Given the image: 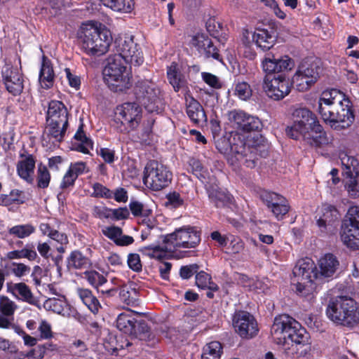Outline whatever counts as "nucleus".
Listing matches in <instances>:
<instances>
[{"instance_id":"63","label":"nucleus","mask_w":359,"mask_h":359,"mask_svg":"<svg viewBox=\"0 0 359 359\" xmlns=\"http://www.w3.org/2000/svg\"><path fill=\"white\" fill-rule=\"evenodd\" d=\"M301 128H299L294 122L292 126L287 127L285 129L286 135L294 140H298L300 137L304 139V133Z\"/></svg>"},{"instance_id":"37","label":"nucleus","mask_w":359,"mask_h":359,"mask_svg":"<svg viewBox=\"0 0 359 359\" xmlns=\"http://www.w3.org/2000/svg\"><path fill=\"white\" fill-rule=\"evenodd\" d=\"M91 266L88 258L83 256L79 251H74L67 259V268L71 269H88Z\"/></svg>"},{"instance_id":"35","label":"nucleus","mask_w":359,"mask_h":359,"mask_svg":"<svg viewBox=\"0 0 359 359\" xmlns=\"http://www.w3.org/2000/svg\"><path fill=\"white\" fill-rule=\"evenodd\" d=\"M69 125L65 126L59 122H46V130L47 135L53 139V142H61L65 135Z\"/></svg>"},{"instance_id":"43","label":"nucleus","mask_w":359,"mask_h":359,"mask_svg":"<svg viewBox=\"0 0 359 359\" xmlns=\"http://www.w3.org/2000/svg\"><path fill=\"white\" fill-rule=\"evenodd\" d=\"M22 194V191L18 189H13L8 194H1L0 205L8 206L12 204H22L24 203L21 197Z\"/></svg>"},{"instance_id":"48","label":"nucleus","mask_w":359,"mask_h":359,"mask_svg":"<svg viewBox=\"0 0 359 359\" xmlns=\"http://www.w3.org/2000/svg\"><path fill=\"white\" fill-rule=\"evenodd\" d=\"M318 265L320 269H337L339 266V262L335 255L327 253L318 260Z\"/></svg>"},{"instance_id":"26","label":"nucleus","mask_w":359,"mask_h":359,"mask_svg":"<svg viewBox=\"0 0 359 359\" xmlns=\"http://www.w3.org/2000/svg\"><path fill=\"white\" fill-rule=\"evenodd\" d=\"M8 291L11 292L17 299L28 304L39 306V300L35 297L29 287L24 283H7Z\"/></svg>"},{"instance_id":"42","label":"nucleus","mask_w":359,"mask_h":359,"mask_svg":"<svg viewBox=\"0 0 359 359\" xmlns=\"http://www.w3.org/2000/svg\"><path fill=\"white\" fill-rule=\"evenodd\" d=\"M196 285L200 288L210 290H217L219 289L217 285L212 281L211 276L205 271H200L196 275Z\"/></svg>"},{"instance_id":"4","label":"nucleus","mask_w":359,"mask_h":359,"mask_svg":"<svg viewBox=\"0 0 359 359\" xmlns=\"http://www.w3.org/2000/svg\"><path fill=\"white\" fill-rule=\"evenodd\" d=\"M114 55H109L104 68L105 72H112L116 69L126 70L127 63L139 66L144 62L142 52L139 45L134 41V37L124 36L116 38L114 43Z\"/></svg>"},{"instance_id":"59","label":"nucleus","mask_w":359,"mask_h":359,"mask_svg":"<svg viewBox=\"0 0 359 359\" xmlns=\"http://www.w3.org/2000/svg\"><path fill=\"white\" fill-rule=\"evenodd\" d=\"M222 25L219 22H217L215 19H209L206 22V29L209 34L217 37L219 31L222 30Z\"/></svg>"},{"instance_id":"36","label":"nucleus","mask_w":359,"mask_h":359,"mask_svg":"<svg viewBox=\"0 0 359 359\" xmlns=\"http://www.w3.org/2000/svg\"><path fill=\"white\" fill-rule=\"evenodd\" d=\"M167 76L175 91L178 92L180 89L185 87L187 81L183 75L177 71V65L175 63H172L168 68Z\"/></svg>"},{"instance_id":"58","label":"nucleus","mask_w":359,"mask_h":359,"mask_svg":"<svg viewBox=\"0 0 359 359\" xmlns=\"http://www.w3.org/2000/svg\"><path fill=\"white\" fill-rule=\"evenodd\" d=\"M102 233L105 236L114 241L116 243V241H117L122 234V229L118 226H112L102 230Z\"/></svg>"},{"instance_id":"22","label":"nucleus","mask_w":359,"mask_h":359,"mask_svg":"<svg viewBox=\"0 0 359 359\" xmlns=\"http://www.w3.org/2000/svg\"><path fill=\"white\" fill-rule=\"evenodd\" d=\"M255 144H252L250 147L248 154L245 156L238 157V160L241 161L245 166L252 168H255L257 163V156H264L267 154V151L264 149L266 145L264 144V139L262 135H256Z\"/></svg>"},{"instance_id":"2","label":"nucleus","mask_w":359,"mask_h":359,"mask_svg":"<svg viewBox=\"0 0 359 359\" xmlns=\"http://www.w3.org/2000/svg\"><path fill=\"white\" fill-rule=\"evenodd\" d=\"M262 65L266 73L263 83L266 95L274 100L283 99L291 90V81L285 72L294 66L293 60L287 55L277 56L270 52L265 55Z\"/></svg>"},{"instance_id":"30","label":"nucleus","mask_w":359,"mask_h":359,"mask_svg":"<svg viewBox=\"0 0 359 359\" xmlns=\"http://www.w3.org/2000/svg\"><path fill=\"white\" fill-rule=\"evenodd\" d=\"M35 158L32 155L29 154L17 164V171L19 176L30 184H32L34 182L32 175L35 168Z\"/></svg>"},{"instance_id":"9","label":"nucleus","mask_w":359,"mask_h":359,"mask_svg":"<svg viewBox=\"0 0 359 359\" xmlns=\"http://www.w3.org/2000/svg\"><path fill=\"white\" fill-rule=\"evenodd\" d=\"M142 119V108L135 102H126L116 107L114 122L118 130L122 133H129L139 126Z\"/></svg>"},{"instance_id":"33","label":"nucleus","mask_w":359,"mask_h":359,"mask_svg":"<svg viewBox=\"0 0 359 359\" xmlns=\"http://www.w3.org/2000/svg\"><path fill=\"white\" fill-rule=\"evenodd\" d=\"M76 291L79 298L88 309L94 314L97 313L101 305L92 292L88 289L81 287L78 288Z\"/></svg>"},{"instance_id":"25","label":"nucleus","mask_w":359,"mask_h":359,"mask_svg":"<svg viewBox=\"0 0 359 359\" xmlns=\"http://www.w3.org/2000/svg\"><path fill=\"white\" fill-rule=\"evenodd\" d=\"M209 199L217 208H230L233 204V197L217 185L207 187Z\"/></svg>"},{"instance_id":"15","label":"nucleus","mask_w":359,"mask_h":359,"mask_svg":"<svg viewBox=\"0 0 359 359\" xmlns=\"http://www.w3.org/2000/svg\"><path fill=\"white\" fill-rule=\"evenodd\" d=\"M344 93L336 89L324 91L318 101L317 111L323 121L329 124L335 107L341 102Z\"/></svg>"},{"instance_id":"21","label":"nucleus","mask_w":359,"mask_h":359,"mask_svg":"<svg viewBox=\"0 0 359 359\" xmlns=\"http://www.w3.org/2000/svg\"><path fill=\"white\" fill-rule=\"evenodd\" d=\"M317 225L322 232L327 231L328 226H332L335 222H338L340 214L335 206L330 204L322 205L320 212L316 216Z\"/></svg>"},{"instance_id":"31","label":"nucleus","mask_w":359,"mask_h":359,"mask_svg":"<svg viewBox=\"0 0 359 359\" xmlns=\"http://www.w3.org/2000/svg\"><path fill=\"white\" fill-rule=\"evenodd\" d=\"M55 78L51 62L45 55L42 57V65L39 73V81L44 88H50L53 85Z\"/></svg>"},{"instance_id":"41","label":"nucleus","mask_w":359,"mask_h":359,"mask_svg":"<svg viewBox=\"0 0 359 359\" xmlns=\"http://www.w3.org/2000/svg\"><path fill=\"white\" fill-rule=\"evenodd\" d=\"M104 6L115 11L129 13L132 10V0H100Z\"/></svg>"},{"instance_id":"34","label":"nucleus","mask_w":359,"mask_h":359,"mask_svg":"<svg viewBox=\"0 0 359 359\" xmlns=\"http://www.w3.org/2000/svg\"><path fill=\"white\" fill-rule=\"evenodd\" d=\"M137 320L134 318L133 313L130 312L122 313L119 314L116 319L117 328L130 336L134 330V327Z\"/></svg>"},{"instance_id":"49","label":"nucleus","mask_w":359,"mask_h":359,"mask_svg":"<svg viewBox=\"0 0 359 359\" xmlns=\"http://www.w3.org/2000/svg\"><path fill=\"white\" fill-rule=\"evenodd\" d=\"M129 208L135 217H148L152 213L151 209L145 207L142 203L138 201H131L129 204Z\"/></svg>"},{"instance_id":"20","label":"nucleus","mask_w":359,"mask_h":359,"mask_svg":"<svg viewBox=\"0 0 359 359\" xmlns=\"http://www.w3.org/2000/svg\"><path fill=\"white\" fill-rule=\"evenodd\" d=\"M193 44L196 47L200 55L205 59H214L222 61V57L217 47L211 39L204 34H197L193 38Z\"/></svg>"},{"instance_id":"52","label":"nucleus","mask_w":359,"mask_h":359,"mask_svg":"<svg viewBox=\"0 0 359 359\" xmlns=\"http://www.w3.org/2000/svg\"><path fill=\"white\" fill-rule=\"evenodd\" d=\"M234 93L241 100H247L252 96V90L247 82L243 81L236 84Z\"/></svg>"},{"instance_id":"61","label":"nucleus","mask_w":359,"mask_h":359,"mask_svg":"<svg viewBox=\"0 0 359 359\" xmlns=\"http://www.w3.org/2000/svg\"><path fill=\"white\" fill-rule=\"evenodd\" d=\"M295 269H317L314 262L309 257H306L299 259L295 265Z\"/></svg>"},{"instance_id":"45","label":"nucleus","mask_w":359,"mask_h":359,"mask_svg":"<svg viewBox=\"0 0 359 359\" xmlns=\"http://www.w3.org/2000/svg\"><path fill=\"white\" fill-rule=\"evenodd\" d=\"M36 257V252L34 249L29 248L27 245L21 250H13L8 252L6 255L8 259H20L21 258H27L29 261L34 260Z\"/></svg>"},{"instance_id":"32","label":"nucleus","mask_w":359,"mask_h":359,"mask_svg":"<svg viewBox=\"0 0 359 359\" xmlns=\"http://www.w3.org/2000/svg\"><path fill=\"white\" fill-rule=\"evenodd\" d=\"M320 67L316 62L304 60L300 63L296 72L305 76L306 79L316 82L320 77Z\"/></svg>"},{"instance_id":"50","label":"nucleus","mask_w":359,"mask_h":359,"mask_svg":"<svg viewBox=\"0 0 359 359\" xmlns=\"http://www.w3.org/2000/svg\"><path fill=\"white\" fill-rule=\"evenodd\" d=\"M34 231V226L30 224H27L15 226L10 229L9 232L18 238H23L33 233Z\"/></svg>"},{"instance_id":"3","label":"nucleus","mask_w":359,"mask_h":359,"mask_svg":"<svg viewBox=\"0 0 359 359\" xmlns=\"http://www.w3.org/2000/svg\"><path fill=\"white\" fill-rule=\"evenodd\" d=\"M163 241L165 244V248L155 246L146 247L145 249L152 250V252L149 255L162 262L165 266L164 269H170L172 266V263L168 261L163 262V260L184 257L186 252L178 251L177 248H195L201 241V235L194 227L183 226L166 235Z\"/></svg>"},{"instance_id":"12","label":"nucleus","mask_w":359,"mask_h":359,"mask_svg":"<svg viewBox=\"0 0 359 359\" xmlns=\"http://www.w3.org/2000/svg\"><path fill=\"white\" fill-rule=\"evenodd\" d=\"M137 99L149 113H159L162 110L161 90L155 83L148 81H139L135 88Z\"/></svg>"},{"instance_id":"57","label":"nucleus","mask_w":359,"mask_h":359,"mask_svg":"<svg viewBox=\"0 0 359 359\" xmlns=\"http://www.w3.org/2000/svg\"><path fill=\"white\" fill-rule=\"evenodd\" d=\"M201 76L203 80L210 86L216 89L222 88V83L217 76L208 72H203Z\"/></svg>"},{"instance_id":"6","label":"nucleus","mask_w":359,"mask_h":359,"mask_svg":"<svg viewBox=\"0 0 359 359\" xmlns=\"http://www.w3.org/2000/svg\"><path fill=\"white\" fill-rule=\"evenodd\" d=\"M294 122L304 133V140L312 147H318L326 142V135L323 126L316 115L306 108L294 111Z\"/></svg>"},{"instance_id":"60","label":"nucleus","mask_w":359,"mask_h":359,"mask_svg":"<svg viewBox=\"0 0 359 359\" xmlns=\"http://www.w3.org/2000/svg\"><path fill=\"white\" fill-rule=\"evenodd\" d=\"M69 170L72 171V173L76 177H78L79 175H82L85 172H88L86 163L83 161L71 163L69 168Z\"/></svg>"},{"instance_id":"53","label":"nucleus","mask_w":359,"mask_h":359,"mask_svg":"<svg viewBox=\"0 0 359 359\" xmlns=\"http://www.w3.org/2000/svg\"><path fill=\"white\" fill-rule=\"evenodd\" d=\"M16 308V304L7 297L0 296V311L3 315L12 316Z\"/></svg>"},{"instance_id":"13","label":"nucleus","mask_w":359,"mask_h":359,"mask_svg":"<svg viewBox=\"0 0 359 359\" xmlns=\"http://www.w3.org/2000/svg\"><path fill=\"white\" fill-rule=\"evenodd\" d=\"M341 101L335 107L334 112H333L329 123L330 127L336 130L348 128L355 119L351 102L348 98L345 97L344 94Z\"/></svg>"},{"instance_id":"64","label":"nucleus","mask_w":359,"mask_h":359,"mask_svg":"<svg viewBox=\"0 0 359 359\" xmlns=\"http://www.w3.org/2000/svg\"><path fill=\"white\" fill-rule=\"evenodd\" d=\"M93 214L95 217L100 219L111 217V209L104 206H95L93 209Z\"/></svg>"},{"instance_id":"5","label":"nucleus","mask_w":359,"mask_h":359,"mask_svg":"<svg viewBox=\"0 0 359 359\" xmlns=\"http://www.w3.org/2000/svg\"><path fill=\"white\" fill-rule=\"evenodd\" d=\"M326 315L337 325L353 328L359 324V305L350 297L337 296L330 300Z\"/></svg>"},{"instance_id":"51","label":"nucleus","mask_w":359,"mask_h":359,"mask_svg":"<svg viewBox=\"0 0 359 359\" xmlns=\"http://www.w3.org/2000/svg\"><path fill=\"white\" fill-rule=\"evenodd\" d=\"M83 278L87 279L88 283L95 287L102 285L107 281L106 278L97 271H86Z\"/></svg>"},{"instance_id":"1","label":"nucleus","mask_w":359,"mask_h":359,"mask_svg":"<svg viewBox=\"0 0 359 359\" xmlns=\"http://www.w3.org/2000/svg\"><path fill=\"white\" fill-rule=\"evenodd\" d=\"M271 334L274 342L283 346L288 354L301 357L311 351L309 333L288 315L275 318Z\"/></svg>"},{"instance_id":"10","label":"nucleus","mask_w":359,"mask_h":359,"mask_svg":"<svg viewBox=\"0 0 359 359\" xmlns=\"http://www.w3.org/2000/svg\"><path fill=\"white\" fill-rule=\"evenodd\" d=\"M172 177V172L166 166L151 161L144 168L143 182L150 189L160 191L169 185Z\"/></svg>"},{"instance_id":"28","label":"nucleus","mask_w":359,"mask_h":359,"mask_svg":"<svg viewBox=\"0 0 359 359\" xmlns=\"http://www.w3.org/2000/svg\"><path fill=\"white\" fill-rule=\"evenodd\" d=\"M187 102V114L191 121L197 125L205 123L207 116L200 102L193 97H190Z\"/></svg>"},{"instance_id":"11","label":"nucleus","mask_w":359,"mask_h":359,"mask_svg":"<svg viewBox=\"0 0 359 359\" xmlns=\"http://www.w3.org/2000/svg\"><path fill=\"white\" fill-rule=\"evenodd\" d=\"M343 243L352 250L359 249V207H351L342 221L340 231Z\"/></svg>"},{"instance_id":"17","label":"nucleus","mask_w":359,"mask_h":359,"mask_svg":"<svg viewBox=\"0 0 359 359\" xmlns=\"http://www.w3.org/2000/svg\"><path fill=\"white\" fill-rule=\"evenodd\" d=\"M1 74L7 90L13 95H20L24 88L22 74L17 67L6 63L2 67Z\"/></svg>"},{"instance_id":"54","label":"nucleus","mask_w":359,"mask_h":359,"mask_svg":"<svg viewBox=\"0 0 359 359\" xmlns=\"http://www.w3.org/2000/svg\"><path fill=\"white\" fill-rule=\"evenodd\" d=\"M43 307L48 311H52L56 313H61L63 309V302L56 298H49L43 303Z\"/></svg>"},{"instance_id":"29","label":"nucleus","mask_w":359,"mask_h":359,"mask_svg":"<svg viewBox=\"0 0 359 359\" xmlns=\"http://www.w3.org/2000/svg\"><path fill=\"white\" fill-rule=\"evenodd\" d=\"M346 158H341L342 164L346 167L345 173L349 177V180L346 182V187H347L349 194L356 198L359 194V182L355 177H352V167H355L356 160L353 157H347L346 163H345Z\"/></svg>"},{"instance_id":"39","label":"nucleus","mask_w":359,"mask_h":359,"mask_svg":"<svg viewBox=\"0 0 359 359\" xmlns=\"http://www.w3.org/2000/svg\"><path fill=\"white\" fill-rule=\"evenodd\" d=\"M119 298L127 305H135L138 299V292L135 288L124 285L119 289Z\"/></svg>"},{"instance_id":"24","label":"nucleus","mask_w":359,"mask_h":359,"mask_svg":"<svg viewBox=\"0 0 359 359\" xmlns=\"http://www.w3.org/2000/svg\"><path fill=\"white\" fill-rule=\"evenodd\" d=\"M68 114L67 109L62 102L51 100L48 103L46 122H59L65 126L69 125Z\"/></svg>"},{"instance_id":"62","label":"nucleus","mask_w":359,"mask_h":359,"mask_svg":"<svg viewBox=\"0 0 359 359\" xmlns=\"http://www.w3.org/2000/svg\"><path fill=\"white\" fill-rule=\"evenodd\" d=\"M189 165L191 166L193 173L195 175H196L198 178H205L204 174L205 172V170H204V168L202 163L200 162V161L195 158H191L189 161Z\"/></svg>"},{"instance_id":"38","label":"nucleus","mask_w":359,"mask_h":359,"mask_svg":"<svg viewBox=\"0 0 359 359\" xmlns=\"http://www.w3.org/2000/svg\"><path fill=\"white\" fill-rule=\"evenodd\" d=\"M260 198L270 210L279 203H286L287 200L283 196L275 192L263 191L260 193Z\"/></svg>"},{"instance_id":"44","label":"nucleus","mask_w":359,"mask_h":359,"mask_svg":"<svg viewBox=\"0 0 359 359\" xmlns=\"http://www.w3.org/2000/svg\"><path fill=\"white\" fill-rule=\"evenodd\" d=\"M50 181V174L47 167L42 163H40L37 167L36 182L37 187L39 189H46L49 186Z\"/></svg>"},{"instance_id":"16","label":"nucleus","mask_w":359,"mask_h":359,"mask_svg":"<svg viewBox=\"0 0 359 359\" xmlns=\"http://www.w3.org/2000/svg\"><path fill=\"white\" fill-rule=\"evenodd\" d=\"M235 331L245 339L252 338L258 332L257 323L253 316L246 311H238L233 318Z\"/></svg>"},{"instance_id":"47","label":"nucleus","mask_w":359,"mask_h":359,"mask_svg":"<svg viewBox=\"0 0 359 359\" xmlns=\"http://www.w3.org/2000/svg\"><path fill=\"white\" fill-rule=\"evenodd\" d=\"M315 82L306 79L305 76H303L302 75H300L299 73L297 72H295L294 74L291 85L293 84L297 90L300 92H304L309 90Z\"/></svg>"},{"instance_id":"55","label":"nucleus","mask_w":359,"mask_h":359,"mask_svg":"<svg viewBox=\"0 0 359 359\" xmlns=\"http://www.w3.org/2000/svg\"><path fill=\"white\" fill-rule=\"evenodd\" d=\"M93 196L95 197L108 199L113 198V191L100 183L96 182L93 184Z\"/></svg>"},{"instance_id":"18","label":"nucleus","mask_w":359,"mask_h":359,"mask_svg":"<svg viewBox=\"0 0 359 359\" xmlns=\"http://www.w3.org/2000/svg\"><path fill=\"white\" fill-rule=\"evenodd\" d=\"M222 143H224V147H219L220 142H218L217 149L221 152L226 154L229 151L234 154L236 158L241 156H245L248 154L247 151H249L250 147H252V144H255V141H252L251 140H248V142H245L241 137L238 135H231L229 139H226L223 137L222 139Z\"/></svg>"},{"instance_id":"7","label":"nucleus","mask_w":359,"mask_h":359,"mask_svg":"<svg viewBox=\"0 0 359 359\" xmlns=\"http://www.w3.org/2000/svg\"><path fill=\"white\" fill-rule=\"evenodd\" d=\"M79 39L82 49L88 55L100 56L109 46L111 38L107 32H101L91 25H83L79 32Z\"/></svg>"},{"instance_id":"56","label":"nucleus","mask_w":359,"mask_h":359,"mask_svg":"<svg viewBox=\"0 0 359 359\" xmlns=\"http://www.w3.org/2000/svg\"><path fill=\"white\" fill-rule=\"evenodd\" d=\"M290 208L289 203L286 201V203H279L269 210L278 220H280L289 212Z\"/></svg>"},{"instance_id":"40","label":"nucleus","mask_w":359,"mask_h":359,"mask_svg":"<svg viewBox=\"0 0 359 359\" xmlns=\"http://www.w3.org/2000/svg\"><path fill=\"white\" fill-rule=\"evenodd\" d=\"M222 346L219 341H212L204 346L201 359H220Z\"/></svg>"},{"instance_id":"46","label":"nucleus","mask_w":359,"mask_h":359,"mask_svg":"<svg viewBox=\"0 0 359 359\" xmlns=\"http://www.w3.org/2000/svg\"><path fill=\"white\" fill-rule=\"evenodd\" d=\"M165 206L170 209H177L184 205V200L180 193L172 191L166 194Z\"/></svg>"},{"instance_id":"19","label":"nucleus","mask_w":359,"mask_h":359,"mask_svg":"<svg viewBox=\"0 0 359 359\" xmlns=\"http://www.w3.org/2000/svg\"><path fill=\"white\" fill-rule=\"evenodd\" d=\"M104 79L109 88L116 93L124 92L132 86L131 76L127 69H116L112 72L103 70Z\"/></svg>"},{"instance_id":"23","label":"nucleus","mask_w":359,"mask_h":359,"mask_svg":"<svg viewBox=\"0 0 359 359\" xmlns=\"http://www.w3.org/2000/svg\"><path fill=\"white\" fill-rule=\"evenodd\" d=\"M134 328L130 337L131 339L135 341V342L144 341L149 346H154L158 342V339L151 331L150 327L144 320H137Z\"/></svg>"},{"instance_id":"8","label":"nucleus","mask_w":359,"mask_h":359,"mask_svg":"<svg viewBox=\"0 0 359 359\" xmlns=\"http://www.w3.org/2000/svg\"><path fill=\"white\" fill-rule=\"evenodd\" d=\"M334 272L335 271H293L294 276H299L295 286L297 293L303 297L312 294L315 285L328 281Z\"/></svg>"},{"instance_id":"14","label":"nucleus","mask_w":359,"mask_h":359,"mask_svg":"<svg viewBox=\"0 0 359 359\" xmlns=\"http://www.w3.org/2000/svg\"><path fill=\"white\" fill-rule=\"evenodd\" d=\"M228 119L236 129L243 133L259 131L262 127V123L258 117L242 110L233 109L229 111Z\"/></svg>"},{"instance_id":"27","label":"nucleus","mask_w":359,"mask_h":359,"mask_svg":"<svg viewBox=\"0 0 359 359\" xmlns=\"http://www.w3.org/2000/svg\"><path fill=\"white\" fill-rule=\"evenodd\" d=\"M277 36L276 32L271 29H257L253 34L252 40L263 51L270 50L276 41Z\"/></svg>"}]
</instances>
